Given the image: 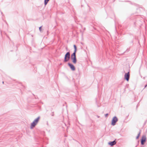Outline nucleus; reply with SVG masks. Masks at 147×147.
Returning a JSON list of instances; mask_svg holds the SVG:
<instances>
[{
  "label": "nucleus",
  "mask_w": 147,
  "mask_h": 147,
  "mask_svg": "<svg viewBox=\"0 0 147 147\" xmlns=\"http://www.w3.org/2000/svg\"><path fill=\"white\" fill-rule=\"evenodd\" d=\"M2 83H3H3H4V82H3H3H2Z\"/></svg>",
  "instance_id": "a211bd4d"
},
{
  "label": "nucleus",
  "mask_w": 147,
  "mask_h": 147,
  "mask_svg": "<svg viewBox=\"0 0 147 147\" xmlns=\"http://www.w3.org/2000/svg\"><path fill=\"white\" fill-rule=\"evenodd\" d=\"M41 27L42 26H41L39 28V30L40 32L41 31Z\"/></svg>",
  "instance_id": "4468645a"
},
{
  "label": "nucleus",
  "mask_w": 147,
  "mask_h": 147,
  "mask_svg": "<svg viewBox=\"0 0 147 147\" xmlns=\"http://www.w3.org/2000/svg\"><path fill=\"white\" fill-rule=\"evenodd\" d=\"M108 114L107 113V114H105V117H107L108 116Z\"/></svg>",
  "instance_id": "2eb2a0df"
},
{
  "label": "nucleus",
  "mask_w": 147,
  "mask_h": 147,
  "mask_svg": "<svg viewBox=\"0 0 147 147\" xmlns=\"http://www.w3.org/2000/svg\"><path fill=\"white\" fill-rule=\"evenodd\" d=\"M74 52L73 53H76V51H77V47L75 45H74Z\"/></svg>",
  "instance_id": "9d476101"
},
{
  "label": "nucleus",
  "mask_w": 147,
  "mask_h": 147,
  "mask_svg": "<svg viewBox=\"0 0 147 147\" xmlns=\"http://www.w3.org/2000/svg\"><path fill=\"white\" fill-rule=\"evenodd\" d=\"M130 74L129 72L127 73H126L124 75V78L127 81H128L129 78Z\"/></svg>",
  "instance_id": "39448f33"
},
{
  "label": "nucleus",
  "mask_w": 147,
  "mask_h": 147,
  "mask_svg": "<svg viewBox=\"0 0 147 147\" xmlns=\"http://www.w3.org/2000/svg\"><path fill=\"white\" fill-rule=\"evenodd\" d=\"M67 64L68 65L72 71H74L75 70V67L73 65L70 63H68Z\"/></svg>",
  "instance_id": "423d86ee"
},
{
  "label": "nucleus",
  "mask_w": 147,
  "mask_h": 147,
  "mask_svg": "<svg viewBox=\"0 0 147 147\" xmlns=\"http://www.w3.org/2000/svg\"><path fill=\"white\" fill-rule=\"evenodd\" d=\"M70 54L69 52H67L65 55L64 62H67L70 59Z\"/></svg>",
  "instance_id": "f257e3e1"
},
{
  "label": "nucleus",
  "mask_w": 147,
  "mask_h": 147,
  "mask_svg": "<svg viewBox=\"0 0 147 147\" xmlns=\"http://www.w3.org/2000/svg\"><path fill=\"white\" fill-rule=\"evenodd\" d=\"M146 137L145 135L143 136L142 138L141 141V144L143 145L144 144V143L146 141Z\"/></svg>",
  "instance_id": "20e7f679"
},
{
  "label": "nucleus",
  "mask_w": 147,
  "mask_h": 147,
  "mask_svg": "<svg viewBox=\"0 0 147 147\" xmlns=\"http://www.w3.org/2000/svg\"><path fill=\"white\" fill-rule=\"evenodd\" d=\"M40 119V117H38L34 121L36 123H38L39 119Z\"/></svg>",
  "instance_id": "1a4fd4ad"
},
{
  "label": "nucleus",
  "mask_w": 147,
  "mask_h": 147,
  "mask_svg": "<svg viewBox=\"0 0 147 147\" xmlns=\"http://www.w3.org/2000/svg\"><path fill=\"white\" fill-rule=\"evenodd\" d=\"M97 117L98 118H99L100 117V116H97Z\"/></svg>",
  "instance_id": "f3484780"
},
{
  "label": "nucleus",
  "mask_w": 147,
  "mask_h": 147,
  "mask_svg": "<svg viewBox=\"0 0 147 147\" xmlns=\"http://www.w3.org/2000/svg\"><path fill=\"white\" fill-rule=\"evenodd\" d=\"M37 123H36L34 121H33L31 124L30 126V128L32 129L33 128V127H34L36 125H37Z\"/></svg>",
  "instance_id": "6e6552de"
},
{
  "label": "nucleus",
  "mask_w": 147,
  "mask_h": 147,
  "mask_svg": "<svg viewBox=\"0 0 147 147\" xmlns=\"http://www.w3.org/2000/svg\"><path fill=\"white\" fill-rule=\"evenodd\" d=\"M62 65V63H60V65Z\"/></svg>",
  "instance_id": "6ab92c4d"
},
{
  "label": "nucleus",
  "mask_w": 147,
  "mask_h": 147,
  "mask_svg": "<svg viewBox=\"0 0 147 147\" xmlns=\"http://www.w3.org/2000/svg\"><path fill=\"white\" fill-rule=\"evenodd\" d=\"M118 120V118L116 116H114L113 117L112 120L111 125H115Z\"/></svg>",
  "instance_id": "7ed1b4c3"
},
{
  "label": "nucleus",
  "mask_w": 147,
  "mask_h": 147,
  "mask_svg": "<svg viewBox=\"0 0 147 147\" xmlns=\"http://www.w3.org/2000/svg\"><path fill=\"white\" fill-rule=\"evenodd\" d=\"M71 59L72 62L76 64L77 62V59L76 58V53H73L71 55Z\"/></svg>",
  "instance_id": "f03ea898"
},
{
  "label": "nucleus",
  "mask_w": 147,
  "mask_h": 147,
  "mask_svg": "<svg viewBox=\"0 0 147 147\" xmlns=\"http://www.w3.org/2000/svg\"><path fill=\"white\" fill-rule=\"evenodd\" d=\"M141 130H140L139 133L138 134L137 136L136 137V139H138L141 133Z\"/></svg>",
  "instance_id": "9b49d317"
},
{
  "label": "nucleus",
  "mask_w": 147,
  "mask_h": 147,
  "mask_svg": "<svg viewBox=\"0 0 147 147\" xmlns=\"http://www.w3.org/2000/svg\"><path fill=\"white\" fill-rule=\"evenodd\" d=\"M49 0H45L44 4L45 5H46L47 4Z\"/></svg>",
  "instance_id": "f8f14e48"
},
{
  "label": "nucleus",
  "mask_w": 147,
  "mask_h": 147,
  "mask_svg": "<svg viewBox=\"0 0 147 147\" xmlns=\"http://www.w3.org/2000/svg\"><path fill=\"white\" fill-rule=\"evenodd\" d=\"M147 86V84L145 86V88Z\"/></svg>",
  "instance_id": "dca6fc26"
},
{
  "label": "nucleus",
  "mask_w": 147,
  "mask_h": 147,
  "mask_svg": "<svg viewBox=\"0 0 147 147\" xmlns=\"http://www.w3.org/2000/svg\"><path fill=\"white\" fill-rule=\"evenodd\" d=\"M51 115L52 116H53L54 115V112H52V113L51 114Z\"/></svg>",
  "instance_id": "ddd939ff"
},
{
  "label": "nucleus",
  "mask_w": 147,
  "mask_h": 147,
  "mask_svg": "<svg viewBox=\"0 0 147 147\" xmlns=\"http://www.w3.org/2000/svg\"><path fill=\"white\" fill-rule=\"evenodd\" d=\"M116 144V142L115 141V140L112 142H109L108 144L109 145L112 146L115 144Z\"/></svg>",
  "instance_id": "0eeeda50"
}]
</instances>
